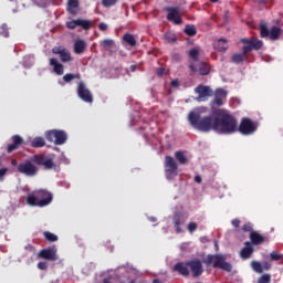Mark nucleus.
I'll use <instances>...</instances> for the list:
<instances>
[{
    "label": "nucleus",
    "mask_w": 283,
    "mask_h": 283,
    "mask_svg": "<svg viewBox=\"0 0 283 283\" xmlns=\"http://www.w3.org/2000/svg\"><path fill=\"white\" fill-rule=\"evenodd\" d=\"M207 108L202 107L199 113L191 111L188 114V123L198 132H216V134H242V136H251L258 132V124L252 122L249 117H243L238 127V119L231 115L228 109L213 111V118L211 116L200 117V114H206Z\"/></svg>",
    "instance_id": "obj_1"
},
{
    "label": "nucleus",
    "mask_w": 283,
    "mask_h": 283,
    "mask_svg": "<svg viewBox=\"0 0 283 283\" xmlns=\"http://www.w3.org/2000/svg\"><path fill=\"white\" fill-rule=\"evenodd\" d=\"M202 263L206 264V266L212 265L213 269H220L226 273H231L233 271V265L227 261V256L224 254H208L202 259V261H200V259L188 261V266L192 273V277H200V275L205 273Z\"/></svg>",
    "instance_id": "obj_2"
},
{
    "label": "nucleus",
    "mask_w": 283,
    "mask_h": 283,
    "mask_svg": "<svg viewBox=\"0 0 283 283\" xmlns=\"http://www.w3.org/2000/svg\"><path fill=\"white\" fill-rule=\"evenodd\" d=\"M36 165L44 167V169H54V161L52 158H49L45 155H34L31 157V160L27 159L18 165V174H22L29 178H34V176L39 174V168Z\"/></svg>",
    "instance_id": "obj_3"
},
{
    "label": "nucleus",
    "mask_w": 283,
    "mask_h": 283,
    "mask_svg": "<svg viewBox=\"0 0 283 283\" xmlns=\"http://www.w3.org/2000/svg\"><path fill=\"white\" fill-rule=\"evenodd\" d=\"M241 43L244 45L242 52L235 53L231 57V62L235 63L237 65H240V63L245 61L247 54H250V52H253V50H262L264 45V42L255 36H252L251 39L242 38Z\"/></svg>",
    "instance_id": "obj_4"
},
{
    "label": "nucleus",
    "mask_w": 283,
    "mask_h": 283,
    "mask_svg": "<svg viewBox=\"0 0 283 283\" xmlns=\"http://www.w3.org/2000/svg\"><path fill=\"white\" fill-rule=\"evenodd\" d=\"M45 138L54 145H65L67 143V133L65 130L52 129L45 133Z\"/></svg>",
    "instance_id": "obj_5"
},
{
    "label": "nucleus",
    "mask_w": 283,
    "mask_h": 283,
    "mask_svg": "<svg viewBox=\"0 0 283 283\" xmlns=\"http://www.w3.org/2000/svg\"><path fill=\"white\" fill-rule=\"evenodd\" d=\"M228 92L224 88H217L214 92V98L210 102V107L212 109V115H210L213 118V112L216 109H226V108H218L222 107L224 105V101H227Z\"/></svg>",
    "instance_id": "obj_6"
},
{
    "label": "nucleus",
    "mask_w": 283,
    "mask_h": 283,
    "mask_svg": "<svg viewBox=\"0 0 283 283\" xmlns=\"http://www.w3.org/2000/svg\"><path fill=\"white\" fill-rule=\"evenodd\" d=\"M165 176L167 180H174L178 176V164L171 156L165 157Z\"/></svg>",
    "instance_id": "obj_7"
},
{
    "label": "nucleus",
    "mask_w": 283,
    "mask_h": 283,
    "mask_svg": "<svg viewBox=\"0 0 283 283\" xmlns=\"http://www.w3.org/2000/svg\"><path fill=\"white\" fill-rule=\"evenodd\" d=\"M167 21L175 23V25H182V18L180 17L179 7H167L166 8Z\"/></svg>",
    "instance_id": "obj_8"
},
{
    "label": "nucleus",
    "mask_w": 283,
    "mask_h": 283,
    "mask_svg": "<svg viewBox=\"0 0 283 283\" xmlns=\"http://www.w3.org/2000/svg\"><path fill=\"white\" fill-rule=\"evenodd\" d=\"M77 96L84 101V103H94V96L92 92H90V88L85 86L84 82H78L77 84Z\"/></svg>",
    "instance_id": "obj_9"
},
{
    "label": "nucleus",
    "mask_w": 283,
    "mask_h": 283,
    "mask_svg": "<svg viewBox=\"0 0 283 283\" xmlns=\"http://www.w3.org/2000/svg\"><path fill=\"white\" fill-rule=\"evenodd\" d=\"M195 94H198L196 101L203 103L209 96H213V91L211 87L200 84L195 88Z\"/></svg>",
    "instance_id": "obj_10"
},
{
    "label": "nucleus",
    "mask_w": 283,
    "mask_h": 283,
    "mask_svg": "<svg viewBox=\"0 0 283 283\" xmlns=\"http://www.w3.org/2000/svg\"><path fill=\"white\" fill-rule=\"evenodd\" d=\"M52 54L60 56L62 63H70L72 61V53L65 46H54Z\"/></svg>",
    "instance_id": "obj_11"
},
{
    "label": "nucleus",
    "mask_w": 283,
    "mask_h": 283,
    "mask_svg": "<svg viewBox=\"0 0 283 283\" xmlns=\"http://www.w3.org/2000/svg\"><path fill=\"white\" fill-rule=\"evenodd\" d=\"M39 260H49L51 262H56L59 258L56 256V247L42 249L38 253Z\"/></svg>",
    "instance_id": "obj_12"
},
{
    "label": "nucleus",
    "mask_w": 283,
    "mask_h": 283,
    "mask_svg": "<svg viewBox=\"0 0 283 283\" xmlns=\"http://www.w3.org/2000/svg\"><path fill=\"white\" fill-rule=\"evenodd\" d=\"M35 196L40 200V207H48L50 202H52V192L45 190V189H40L34 191Z\"/></svg>",
    "instance_id": "obj_13"
},
{
    "label": "nucleus",
    "mask_w": 283,
    "mask_h": 283,
    "mask_svg": "<svg viewBox=\"0 0 283 283\" xmlns=\"http://www.w3.org/2000/svg\"><path fill=\"white\" fill-rule=\"evenodd\" d=\"M78 27L83 28V30H90V28H92V22H90V20H83V19L71 20L66 22V28L69 30H75Z\"/></svg>",
    "instance_id": "obj_14"
},
{
    "label": "nucleus",
    "mask_w": 283,
    "mask_h": 283,
    "mask_svg": "<svg viewBox=\"0 0 283 283\" xmlns=\"http://www.w3.org/2000/svg\"><path fill=\"white\" fill-rule=\"evenodd\" d=\"M172 271L179 275H182V277H189V261L176 263Z\"/></svg>",
    "instance_id": "obj_15"
},
{
    "label": "nucleus",
    "mask_w": 283,
    "mask_h": 283,
    "mask_svg": "<svg viewBox=\"0 0 283 283\" xmlns=\"http://www.w3.org/2000/svg\"><path fill=\"white\" fill-rule=\"evenodd\" d=\"M174 224L177 233H182V228L180 227L181 224H185L187 218L182 212H177L174 218Z\"/></svg>",
    "instance_id": "obj_16"
},
{
    "label": "nucleus",
    "mask_w": 283,
    "mask_h": 283,
    "mask_svg": "<svg viewBox=\"0 0 283 283\" xmlns=\"http://www.w3.org/2000/svg\"><path fill=\"white\" fill-rule=\"evenodd\" d=\"M250 243L254 244L255 247H260V244H264V242H268L269 239L260 234L258 231H252L250 232Z\"/></svg>",
    "instance_id": "obj_17"
},
{
    "label": "nucleus",
    "mask_w": 283,
    "mask_h": 283,
    "mask_svg": "<svg viewBox=\"0 0 283 283\" xmlns=\"http://www.w3.org/2000/svg\"><path fill=\"white\" fill-rule=\"evenodd\" d=\"M23 143V137L19 135L12 136V144H9L7 147L8 154H12V151H15V149H19L21 147V144Z\"/></svg>",
    "instance_id": "obj_18"
},
{
    "label": "nucleus",
    "mask_w": 283,
    "mask_h": 283,
    "mask_svg": "<svg viewBox=\"0 0 283 283\" xmlns=\"http://www.w3.org/2000/svg\"><path fill=\"white\" fill-rule=\"evenodd\" d=\"M255 250L253 249V244L249 241H247L244 243V248L240 251V256L242 258V260H249V258H251V255H253V252Z\"/></svg>",
    "instance_id": "obj_19"
},
{
    "label": "nucleus",
    "mask_w": 283,
    "mask_h": 283,
    "mask_svg": "<svg viewBox=\"0 0 283 283\" xmlns=\"http://www.w3.org/2000/svg\"><path fill=\"white\" fill-rule=\"evenodd\" d=\"M50 65H52L53 72H55L57 76H63V73H64L63 64L59 63V60H56V57L50 59Z\"/></svg>",
    "instance_id": "obj_20"
},
{
    "label": "nucleus",
    "mask_w": 283,
    "mask_h": 283,
    "mask_svg": "<svg viewBox=\"0 0 283 283\" xmlns=\"http://www.w3.org/2000/svg\"><path fill=\"white\" fill-rule=\"evenodd\" d=\"M27 205H29V207H41V200L34 191L27 196Z\"/></svg>",
    "instance_id": "obj_21"
},
{
    "label": "nucleus",
    "mask_w": 283,
    "mask_h": 283,
    "mask_svg": "<svg viewBox=\"0 0 283 283\" xmlns=\"http://www.w3.org/2000/svg\"><path fill=\"white\" fill-rule=\"evenodd\" d=\"M123 41L124 43H127L129 48H136V45H138V42L136 41V36H134V34L132 33H125L123 35Z\"/></svg>",
    "instance_id": "obj_22"
},
{
    "label": "nucleus",
    "mask_w": 283,
    "mask_h": 283,
    "mask_svg": "<svg viewBox=\"0 0 283 283\" xmlns=\"http://www.w3.org/2000/svg\"><path fill=\"white\" fill-rule=\"evenodd\" d=\"M86 48H87V43H85L84 40H77L74 43V52H75V54H83L85 52Z\"/></svg>",
    "instance_id": "obj_23"
},
{
    "label": "nucleus",
    "mask_w": 283,
    "mask_h": 283,
    "mask_svg": "<svg viewBox=\"0 0 283 283\" xmlns=\"http://www.w3.org/2000/svg\"><path fill=\"white\" fill-rule=\"evenodd\" d=\"M67 12H70V14H77V12H78V0H69V2H67Z\"/></svg>",
    "instance_id": "obj_24"
},
{
    "label": "nucleus",
    "mask_w": 283,
    "mask_h": 283,
    "mask_svg": "<svg viewBox=\"0 0 283 283\" xmlns=\"http://www.w3.org/2000/svg\"><path fill=\"white\" fill-rule=\"evenodd\" d=\"M280 34H282V28L280 27H272L270 30V38L271 41H277L280 39Z\"/></svg>",
    "instance_id": "obj_25"
},
{
    "label": "nucleus",
    "mask_w": 283,
    "mask_h": 283,
    "mask_svg": "<svg viewBox=\"0 0 283 283\" xmlns=\"http://www.w3.org/2000/svg\"><path fill=\"white\" fill-rule=\"evenodd\" d=\"M31 147L39 149L41 147H45V138L43 137H34L31 142Z\"/></svg>",
    "instance_id": "obj_26"
},
{
    "label": "nucleus",
    "mask_w": 283,
    "mask_h": 283,
    "mask_svg": "<svg viewBox=\"0 0 283 283\" xmlns=\"http://www.w3.org/2000/svg\"><path fill=\"white\" fill-rule=\"evenodd\" d=\"M175 158L178 160L179 165H187L189 163V159L181 150L175 153Z\"/></svg>",
    "instance_id": "obj_27"
},
{
    "label": "nucleus",
    "mask_w": 283,
    "mask_h": 283,
    "mask_svg": "<svg viewBox=\"0 0 283 283\" xmlns=\"http://www.w3.org/2000/svg\"><path fill=\"white\" fill-rule=\"evenodd\" d=\"M184 32L187 36H196V34H198V30H196V25L193 24H187Z\"/></svg>",
    "instance_id": "obj_28"
},
{
    "label": "nucleus",
    "mask_w": 283,
    "mask_h": 283,
    "mask_svg": "<svg viewBox=\"0 0 283 283\" xmlns=\"http://www.w3.org/2000/svg\"><path fill=\"white\" fill-rule=\"evenodd\" d=\"M211 72V67L209 66V64L202 62L199 65V74L201 76H208V74Z\"/></svg>",
    "instance_id": "obj_29"
},
{
    "label": "nucleus",
    "mask_w": 283,
    "mask_h": 283,
    "mask_svg": "<svg viewBox=\"0 0 283 283\" xmlns=\"http://www.w3.org/2000/svg\"><path fill=\"white\" fill-rule=\"evenodd\" d=\"M260 34L262 39H266V36L270 38L271 31L269 30V27L266 25V23L260 24Z\"/></svg>",
    "instance_id": "obj_30"
},
{
    "label": "nucleus",
    "mask_w": 283,
    "mask_h": 283,
    "mask_svg": "<svg viewBox=\"0 0 283 283\" xmlns=\"http://www.w3.org/2000/svg\"><path fill=\"white\" fill-rule=\"evenodd\" d=\"M43 235H44L45 240H48V242H57L59 241V237L50 231H44Z\"/></svg>",
    "instance_id": "obj_31"
},
{
    "label": "nucleus",
    "mask_w": 283,
    "mask_h": 283,
    "mask_svg": "<svg viewBox=\"0 0 283 283\" xmlns=\"http://www.w3.org/2000/svg\"><path fill=\"white\" fill-rule=\"evenodd\" d=\"M251 266L255 273H264V269L262 268V263H260V261H252Z\"/></svg>",
    "instance_id": "obj_32"
},
{
    "label": "nucleus",
    "mask_w": 283,
    "mask_h": 283,
    "mask_svg": "<svg viewBox=\"0 0 283 283\" xmlns=\"http://www.w3.org/2000/svg\"><path fill=\"white\" fill-rule=\"evenodd\" d=\"M74 78H81V75L78 74H73V73H67L63 76L64 83H72Z\"/></svg>",
    "instance_id": "obj_33"
},
{
    "label": "nucleus",
    "mask_w": 283,
    "mask_h": 283,
    "mask_svg": "<svg viewBox=\"0 0 283 283\" xmlns=\"http://www.w3.org/2000/svg\"><path fill=\"white\" fill-rule=\"evenodd\" d=\"M189 56H190V59H191L192 61L198 62L199 56H200V52L198 51V49H191V50L189 51Z\"/></svg>",
    "instance_id": "obj_34"
},
{
    "label": "nucleus",
    "mask_w": 283,
    "mask_h": 283,
    "mask_svg": "<svg viewBox=\"0 0 283 283\" xmlns=\"http://www.w3.org/2000/svg\"><path fill=\"white\" fill-rule=\"evenodd\" d=\"M256 283H271V274L261 275Z\"/></svg>",
    "instance_id": "obj_35"
},
{
    "label": "nucleus",
    "mask_w": 283,
    "mask_h": 283,
    "mask_svg": "<svg viewBox=\"0 0 283 283\" xmlns=\"http://www.w3.org/2000/svg\"><path fill=\"white\" fill-rule=\"evenodd\" d=\"M116 3H118V0H102L104 8H112V6H116Z\"/></svg>",
    "instance_id": "obj_36"
},
{
    "label": "nucleus",
    "mask_w": 283,
    "mask_h": 283,
    "mask_svg": "<svg viewBox=\"0 0 283 283\" xmlns=\"http://www.w3.org/2000/svg\"><path fill=\"white\" fill-rule=\"evenodd\" d=\"M281 258H283V255L280 254V253H277V252H275V251H272V252L270 253V260H271L272 262H279V260H280Z\"/></svg>",
    "instance_id": "obj_37"
},
{
    "label": "nucleus",
    "mask_w": 283,
    "mask_h": 283,
    "mask_svg": "<svg viewBox=\"0 0 283 283\" xmlns=\"http://www.w3.org/2000/svg\"><path fill=\"white\" fill-rule=\"evenodd\" d=\"M102 45L107 49V48H114L115 43L114 40L106 39L102 42Z\"/></svg>",
    "instance_id": "obj_38"
},
{
    "label": "nucleus",
    "mask_w": 283,
    "mask_h": 283,
    "mask_svg": "<svg viewBox=\"0 0 283 283\" xmlns=\"http://www.w3.org/2000/svg\"><path fill=\"white\" fill-rule=\"evenodd\" d=\"M188 231L189 233H193V231H198V223L196 222L188 223Z\"/></svg>",
    "instance_id": "obj_39"
},
{
    "label": "nucleus",
    "mask_w": 283,
    "mask_h": 283,
    "mask_svg": "<svg viewBox=\"0 0 283 283\" xmlns=\"http://www.w3.org/2000/svg\"><path fill=\"white\" fill-rule=\"evenodd\" d=\"M0 36H6V38L10 36V33L8 32V27L2 25L0 28Z\"/></svg>",
    "instance_id": "obj_40"
},
{
    "label": "nucleus",
    "mask_w": 283,
    "mask_h": 283,
    "mask_svg": "<svg viewBox=\"0 0 283 283\" xmlns=\"http://www.w3.org/2000/svg\"><path fill=\"white\" fill-rule=\"evenodd\" d=\"M242 231L251 233L253 231V226L251 224V222L244 223L242 227Z\"/></svg>",
    "instance_id": "obj_41"
},
{
    "label": "nucleus",
    "mask_w": 283,
    "mask_h": 283,
    "mask_svg": "<svg viewBox=\"0 0 283 283\" xmlns=\"http://www.w3.org/2000/svg\"><path fill=\"white\" fill-rule=\"evenodd\" d=\"M38 269H40V271H48V262H45V261L39 262Z\"/></svg>",
    "instance_id": "obj_42"
},
{
    "label": "nucleus",
    "mask_w": 283,
    "mask_h": 283,
    "mask_svg": "<svg viewBox=\"0 0 283 283\" xmlns=\"http://www.w3.org/2000/svg\"><path fill=\"white\" fill-rule=\"evenodd\" d=\"M8 168H0V180L3 181L6 178V175L8 174Z\"/></svg>",
    "instance_id": "obj_43"
},
{
    "label": "nucleus",
    "mask_w": 283,
    "mask_h": 283,
    "mask_svg": "<svg viewBox=\"0 0 283 283\" xmlns=\"http://www.w3.org/2000/svg\"><path fill=\"white\" fill-rule=\"evenodd\" d=\"M98 28H99L101 32H105V31H107L108 25H107V23L102 22L98 24Z\"/></svg>",
    "instance_id": "obj_44"
},
{
    "label": "nucleus",
    "mask_w": 283,
    "mask_h": 283,
    "mask_svg": "<svg viewBox=\"0 0 283 283\" xmlns=\"http://www.w3.org/2000/svg\"><path fill=\"white\" fill-rule=\"evenodd\" d=\"M156 74H157V76H165V67H158L157 70H156Z\"/></svg>",
    "instance_id": "obj_45"
},
{
    "label": "nucleus",
    "mask_w": 283,
    "mask_h": 283,
    "mask_svg": "<svg viewBox=\"0 0 283 283\" xmlns=\"http://www.w3.org/2000/svg\"><path fill=\"white\" fill-rule=\"evenodd\" d=\"M263 271H271V262L266 261L262 264Z\"/></svg>",
    "instance_id": "obj_46"
},
{
    "label": "nucleus",
    "mask_w": 283,
    "mask_h": 283,
    "mask_svg": "<svg viewBox=\"0 0 283 283\" xmlns=\"http://www.w3.org/2000/svg\"><path fill=\"white\" fill-rule=\"evenodd\" d=\"M171 87H180V81L178 80H172L170 83Z\"/></svg>",
    "instance_id": "obj_47"
},
{
    "label": "nucleus",
    "mask_w": 283,
    "mask_h": 283,
    "mask_svg": "<svg viewBox=\"0 0 283 283\" xmlns=\"http://www.w3.org/2000/svg\"><path fill=\"white\" fill-rule=\"evenodd\" d=\"M240 219H233L231 224L235 227V229H238L240 227Z\"/></svg>",
    "instance_id": "obj_48"
},
{
    "label": "nucleus",
    "mask_w": 283,
    "mask_h": 283,
    "mask_svg": "<svg viewBox=\"0 0 283 283\" xmlns=\"http://www.w3.org/2000/svg\"><path fill=\"white\" fill-rule=\"evenodd\" d=\"M168 41H170L171 43H176L178 39L176 38V35H172L171 38H168Z\"/></svg>",
    "instance_id": "obj_49"
},
{
    "label": "nucleus",
    "mask_w": 283,
    "mask_h": 283,
    "mask_svg": "<svg viewBox=\"0 0 283 283\" xmlns=\"http://www.w3.org/2000/svg\"><path fill=\"white\" fill-rule=\"evenodd\" d=\"M195 182H198V185H200V182H202V178L200 176H196Z\"/></svg>",
    "instance_id": "obj_50"
},
{
    "label": "nucleus",
    "mask_w": 283,
    "mask_h": 283,
    "mask_svg": "<svg viewBox=\"0 0 283 283\" xmlns=\"http://www.w3.org/2000/svg\"><path fill=\"white\" fill-rule=\"evenodd\" d=\"M172 59L174 61H180V54H174Z\"/></svg>",
    "instance_id": "obj_51"
},
{
    "label": "nucleus",
    "mask_w": 283,
    "mask_h": 283,
    "mask_svg": "<svg viewBox=\"0 0 283 283\" xmlns=\"http://www.w3.org/2000/svg\"><path fill=\"white\" fill-rule=\"evenodd\" d=\"M256 1H258V3H261L262 6L269 3V0H256Z\"/></svg>",
    "instance_id": "obj_52"
},
{
    "label": "nucleus",
    "mask_w": 283,
    "mask_h": 283,
    "mask_svg": "<svg viewBox=\"0 0 283 283\" xmlns=\"http://www.w3.org/2000/svg\"><path fill=\"white\" fill-rule=\"evenodd\" d=\"M11 165H12V167H17V165H19V161H17V159H12Z\"/></svg>",
    "instance_id": "obj_53"
},
{
    "label": "nucleus",
    "mask_w": 283,
    "mask_h": 283,
    "mask_svg": "<svg viewBox=\"0 0 283 283\" xmlns=\"http://www.w3.org/2000/svg\"><path fill=\"white\" fill-rule=\"evenodd\" d=\"M220 52H227V46L219 48Z\"/></svg>",
    "instance_id": "obj_54"
},
{
    "label": "nucleus",
    "mask_w": 283,
    "mask_h": 283,
    "mask_svg": "<svg viewBox=\"0 0 283 283\" xmlns=\"http://www.w3.org/2000/svg\"><path fill=\"white\" fill-rule=\"evenodd\" d=\"M130 72H136V65L130 66Z\"/></svg>",
    "instance_id": "obj_55"
},
{
    "label": "nucleus",
    "mask_w": 283,
    "mask_h": 283,
    "mask_svg": "<svg viewBox=\"0 0 283 283\" xmlns=\"http://www.w3.org/2000/svg\"><path fill=\"white\" fill-rule=\"evenodd\" d=\"M149 220H150V222H156V218L155 217H150Z\"/></svg>",
    "instance_id": "obj_56"
},
{
    "label": "nucleus",
    "mask_w": 283,
    "mask_h": 283,
    "mask_svg": "<svg viewBox=\"0 0 283 283\" xmlns=\"http://www.w3.org/2000/svg\"><path fill=\"white\" fill-rule=\"evenodd\" d=\"M153 283H163V282H160L158 279H154Z\"/></svg>",
    "instance_id": "obj_57"
},
{
    "label": "nucleus",
    "mask_w": 283,
    "mask_h": 283,
    "mask_svg": "<svg viewBox=\"0 0 283 283\" xmlns=\"http://www.w3.org/2000/svg\"><path fill=\"white\" fill-rule=\"evenodd\" d=\"M219 43H227V40L220 39V40H219Z\"/></svg>",
    "instance_id": "obj_58"
},
{
    "label": "nucleus",
    "mask_w": 283,
    "mask_h": 283,
    "mask_svg": "<svg viewBox=\"0 0 283 283\" xmlns=\"http://www.w3.org/2000/svg\"><path fill=\"white\" fill-rule=\"evenodd\" d=\"M190 70L191 72H196V67H193V65H190Z\"/></svg>",
    "instance_id": "obj_59"
},
{
    "label": "nucleus",
    "mask_w": 283,
    "mask_h": 283,
    "mask_svg": "<svg viewBox=\"0 0 283 283\" xmlns=\"http://www.w3.org/2000/svg\"><path fill=\"white\" fill-rule=\"evenodd\" d=\"M212 3H218L219 0H210Z\"/></svg>",
    "instance_id": "obj_60"
}]
</instances>
